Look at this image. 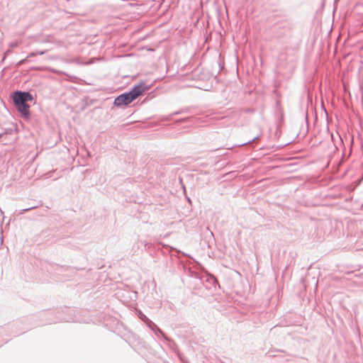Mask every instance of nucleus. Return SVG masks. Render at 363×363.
<instances>
[{
	"mask_svg": "<svg viewBox=\"0 0 363 363\" xmlns=\"http://www.w3.org/2000/svg\"><path fill=\"white\" fill-rule=\"evenodd\" d=\"M141 92H126L118 96L114 101L116 106L127 105L140 96Z\"/></svg>",
	"mask_w": 363,
	"mask_h": 363,
	"instance_id": "nucleus-2",
	"label": "nucleus"
},
{
	"mask_svg": "<svg viewBox=\"0 0 363 363\" xmlns=\"http://www.w3.org/2000/svg\"><path fill=\"white\" fill-rule=\"evenodd\" d=\"M13 101L17 110L27 118L30 115L28 102H32L33 98L29 92H13Z\"/></svg>",
	"mask_w": 363,
	"mask_h": 363,
	"instance_id": "nucleus-1",
	"label": "nucleus"
},
{
	"mask_svg": "<svg viewBox=\"0 0 363 363\" xmlns=\"http://www.w3.org/2000/svg\"><path fill=\"white\" fill-rule=\"evenodd\" d=\"M133 91H141V90H140V87H138V86H135V87L133 89Z\"/></svg>",
	"mask_w": 363,
	"mask_h": 363,
	"instance_id": "nucleus-3",
	"label": "nucleus"
}]
</instances>
